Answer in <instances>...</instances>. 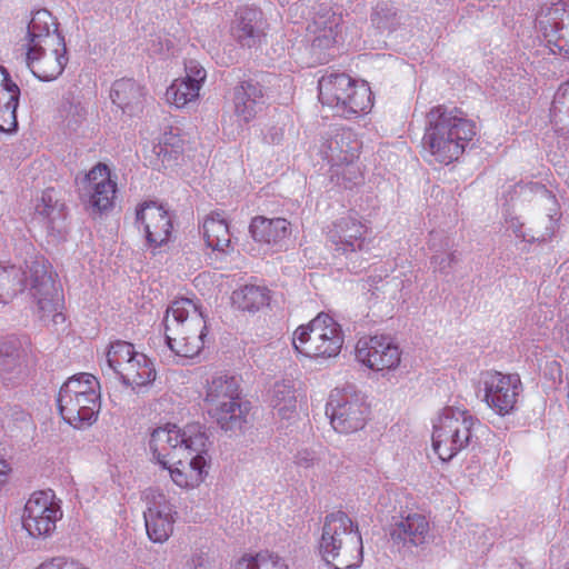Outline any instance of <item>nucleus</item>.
Wrapping results in <instances>:
<instances>
[{
  "label": "nucleus",
  "instance_id": "obj_1",
  "mask_svg": "<svg viewBox=\"0 0 569 569\" xmlns=\"http://www.w3.org/2000/svg\"><path fill=\"white\" fill-rule=\"evenodd\" d=\"M149 449L152 460L169 472L172 483L181 490L199 488L209 475L207 437L198 423L154 429Z\"/></svg>",
  "mask_w": 569,
  "mask_h": 569
},
{
  "label": "nucleus",
  "instance_id": "obj_2",
  "mask_svg": "<svg viewBox=\"0 0 569 569\" xmlns=\"http://www.w3.org/2000/svg\"><path fill=\"white\" fill-rule=\"evenodd\" d=\"M52 266L39 256H31L21 263H0V297L2 303L11 301L24 289L29 290L33 310L46 323L63 320L60 312L61 292Z\"/></svg>",
  "mask_w": 569,
  "mask_h": 569
},
{
  "label": "nucleus",
  "instance_id": "obj_3",
  "mask_svg": "<svg viewBox=\"0 0 569 569\" xmlns=\"http://www.w3.org/2000/svg\"><path fill=\"white\" fill-rule=\"evenodd\" d=\"M476 133L475 121L463 111L438 104L426 113L422 147L432 161L450 164L463 154Z\"/></svg>",
  "mask_w": 569,
  "mask_h": 569
},
{
  "label": "nucleus",
  "instance_id": "obj_4",
  "mask_svg": "<svg viewBox=\"0 0 569 569\" xmlns=\"http://www.w3.org/2000/svg\"><path fill=\"white\" fill-rule=\"evenodd\" d=\"M164 341L179 358L192 359L204 348L208 337L202 305L191 298H177L167 308L163 320Z\"/></svg>",
  "mask_w": 569,
  "mask_h": 569
},
{
  "label": "nucleus",
  "instance_id": "obj_5",
  "mask_svg": "<svg viewBox=\"0 0 569 569\" xmlns=\"http://www.w3.org/2000/svg\"><path fill=\"white\" fill-rule=\"evenodd\" d=\"M319 555L335 569H353L362 561V538L358 526L345 512L326 517L318 545Z\"/></svg>",
  "mask_w": 569,
  "mask_h": 569
},
{
  "label": "nucleus",
  "instance_id": "obj_6",
  "mask_svg": "<svg viewBox=\"0 0 569 569\" xmlns=\"http://www.w3.org/2000/svg\"><path fill=\"white\" fill-rule=\"evenodd\" d=\"M57 401L67 423L77 429L90 427L100 411V383L91 373L76 375L61 386Z\"/></svg>",
  "mask_w": 569,
  "mask_h": 569
},
{
  "label": "nucleus",
  "instance_id": "obj_7",
  "mask_svg": "<svg viewBox=\"0 0 569 569\" xmlns=\"http://www.w3.org/2000/svg\"><path fill=\"white\" fill-rule=\"evenodd\" d=\"M319 100L346 119L368 114L373 107V96L365 81H356L346 73H329L318 82Z\"/></svg>",
  "mask_w": 569,
  "mask_h": 569
},
{
  "label": "nucleus",
  "instance_id": "obj_8",
  "mask_svg": "<svg viewBox=\"0 0 569 569\" xmlns=\"http://www.w3.org/2000/svg\"><path fill=\"white\" fill-rule=\"evenodd\" d=\"M343 343L341 326L323 312L307 325L299 326L292 335V346L297 355L319 362L337 358Z\"/></svg>",
  "mask_w": 569,
  "mask_h": 569
},
{
  "label": "nucleus",
  "instance_id": "obj_9",
  "mask_svg": "<svg viewBox=\"0 0 569 569\" xmlns=\"http://www.w3.org/2000/svg\"><path fill=\"white\" fill-rule=\"evenodd\" d=\"M203 401L208 413L222 429H241L248 410L241 400L239 382L234 377L226 373L211 376L207 380Z\"/></svg>",
  "mask_w": 569,
  "mask_h": 569
},
{
  "label": "nucleus",
  "instance_id": "obj_10",
  "mask_svg": "<svg viewBox=\"0 0 569 569\" xmlns=\"http://www.w3.org/2000/svg\"><path fill=\"white\" fill-rule=\"evenodd\" d=\"M473 417L466 410L448 407L432 420V449L442 461L452 459L463 450L472 437Z\"/></svg>",
  "mask_w": 569,
  "mask_h": 569
},
{
  "label": "nucleus",
  "instance_id": "obj_11",
  "mask_svg": "<svg viewBox=\"0 0 569 569\" xmlns=\"http://www.w3.org/2000/svg\"><path fill=\"white\" fill-rule=\"evenodd\" d=\"M326 413L336 432L351 435L366 427L370 420L371 409L362 393L351 387H345L330 392Z\"/></svg>",
  "mask_w": 569,
  "mask_h": 569
},
{
  "label": "nucleus",
  "instance_id": "obj_12",
  "mask_svg": "<svg viewBox=\"0 0 569 569\" xmlns=\"http://www.w3.org/2000/svg\"><path fill=\"white\" fill-rule=\"evenodd\" d=\"M362 143L350 129H339L321 144L320 152L330 163L331 171L347 182H356L361 178L358 166Z\"/></svg>",
  "mask_w": 569,
  "mask_h": 569
},
{
  "label": "nucleus",
  "instance_id": "obj_13",
  "mask_svg": "<svg viewBox=\"0 0 569 569\" xmlns=\"http://www.w3.org/2000/svg\"><path fill=\"white\" fill-rule=\"evenodd\" d=\"M355 359L367 369L386 376L400 368L402 350L390 336H365L356 342Z\"/></svg>",
  "mask_w": 569,
  "mask_h": 569
},
{
  "label": "nucleus",
  "instance_id": "obj_14",
  "mask_svg": "<svg viewBox=\"0 0 569 569\" xmlns=\"http://www.w3.org/2000/svg\"><path fill=\"white\" fill-rule=\"evenodd\" d=\"M479 383L483 401L490 409L502 417L513 412L522 392L518 375L487 370L481 372Z\"/></svg>",
  "mask_w": 569,
  "mask_h": 569
},
{
  "label": "nucleus",
  "instance_id": "obj_15",
  "mask_svg": "<svg viewBox=\"0 0 569 569\" xmlns=\"http://www.w3.org/2000/svg\"><path fill=\"white\" fill-rule=\"evenodd\" d=\"M62 518L60 501L52 490L33 492L26 502L22 526L32 537H49Z\"/></svg>",
  "mask_w": 569,
  "mask_h": 569
},
{
  "label": "nucleus",
  "instance_id": "obj_16",
  "mask_svg": "<svg viewBox=\"0 0 569 569\" xmlns=\"http://www.w3.org/2000/svg\"><path fill=\"white\" fill-rule=\"evenodd\" d=\"M147 505L144 526L147 536L153 543H164L173 535L174 525L178 520V510L166 493L157 489L144 491Z\"/></svg>",
  "mask_w": 569,
  "mask_h": 569
},
{
  "label": "nucleus",
  "instance_id": "obj_17",
  "mask_svg": "<svg viewBox=\"0 0 569 569\" xmlns=\"http://www.w3.org/2000/svg\"><path fill=\"white\" fill-rule=\"evenodd\" d=\"M26 62L30 71L41 81H52L63 71L68 58L64 39L54 36L46 44L27 47Z\"/></svg>",
  "mask_w": 569,
  "mask_h": 569
},
{
  "label": "nucleus",
  "instance_id": "obj_18",
  "mask_svg": "<svg viewBox=\"0 0 569 569\" xmlns=\"http://www.w3.org/2000/svg\"><path fill=\"white\" fill-rule=\"evenodd\" d=\"M207 79V71L197 60L184 63V74L171 81L164 92V101L176 109H186L200 99L201 89Z\"/></svg>",
  "mask_w": 569,
  "mask_h": 569
},
{
  "label": "nucleus",
  "instance_id": "obj_19",
  "mask_svg": "<svg viewBox=\"0 0 569 569\" xmlns=\"http://www.w3.org/2000/svg\"><path fill=\"white\" fill-rule=\"evenodd\" d=\"M81 190L93 211L104 212L113 207L117 181L107 164L98 163L86 174Z\"/></svg>",
  "mask_w": 569,
  "mask_h": 569
},
{
  "label": "nucleus",
  "instance_id": "obj_20",
  "mask_svg": "<svg viewBox=\"0 0 569 569\" xmlns=\"http://www.w3.org/2000/svg\"><path fill=\"white\" fill-rule=\"evenodd\" d=\"M136 220L150 247L158 248L169 241L172 221L163 206L153 201L139 204L136 209Z\"/></svg>",
  "mask_w": 569,
  "mask_h": 569
},
{
  "label": "nucleus",
  "instance_id": "obj_21",
  "mask_svg": "<svg viewBox=\"0 0 569 569\" xmlns=\"http://www.w3.org/2000/svg\"><path fill=\"white\" fill-rule=\"evenodd\" d=\"M32 366L29 346L17 338L0 342V377L4 380H23Z\"/></svg>",
  "mask_w": 569,
  "mask_h": 569
},
{
  "label": "nucleus",
  "instance_id": "obj_22",
  "mask_svg": "<svg viewBox=\"0 0 569 569\" xmlns=\"http://www.w3.org/2000/svg\"><path fill=\"white\" fill-rule=\"evenodd\" d=\"M430 525L421 513H409L397 519L390 530L392 545L399 550L412 551L429 538Z\"/></svg>",
  "mask_w": 569,
  "mask_h": 569
},
{
  "label": "nucleus",
  "instance_id": "obj_23",
  "mask_svg": "<svg viewBox=\"0 0 569 569\" xmlns=\"http://www.w3.org/2000/svg\"><path fill=\"white\" fill-rule=\"evenodd\" d=\"M369 228L359 218L348 214L338 219L330 230V239L343 252L362 251L367 244Z\"/></svg>",
  "mask_w": 569,
  "mask_h": 569
},
{
  "label": "nucleus",
  "instance_id": "obj_24",
  "mask_svg": "<svg viewBox=\"0 0 569 569\" xmlns=\"http://www.w3.org/2000/svg\"><path fill=\"white\" fill-rule=\"evenodd\" d=\"M249 231L252 239L274 251H280L291 236V223L284 218H267L257 216L252 218Z\"/></svg>",
  "mask_w": 569,
  "mask_h": 569
},
{
  "label": "nucleus",
  "instance_id": "obj_25",
  "mask_svg": "<svg viewBox=\"0 0 569 569\" xmlns=\"http://www.w3.org/2000/svg\"><path fill=\"white\" fill-rule=\"evenodd\" d=\"M300 383L293 379H282L273 383L269 390V405L281 420L291 421L298 418Z\"/></svg>",
  "mask_w": 569,
  "mask_h": 569
},
{
  "label": "nucleus",
  "instance_id": "obj_26",
  "mask_svg": "<svg viewBox=\"0 0 569 569\" xmlns=\"http://www.w3.org/2000/svg\"><path fill=\"white\" fill-rule=\"evenodd\" d=\"M264 103V94L258 84L242 82L233 90V114L239 123L252 121Z\"/></svg>",
  "mask_w": 569,
  "mask_h": 569
},
{
  "label": "nucleus",
  "instance_id": "obj_27",
  "mask_svg": "<svg viewBox=\"0 0 569 569\" xmlns=\"http://www.w3.org/2000/svg\"><path fill=\"white\" fill-rule=\"evenodd\" d=\"M146 97V89L131 79L117 80L110 92L112 102L129 116H137L143 111Z\"/></svg>",
  "mask_w": 569,
  "mask_h": 569
},
{
  "label": "nucleus",
  "instance_id": "obj_28",
  "mask_svg": "<svg viewBox=\"0 0 569 569\" xmlns=\"http://www.w3.org/2000/svg\"><path fill=\"white\" fill-rule=\"evenodd\" d=\"M340 23L341 17L331 10L318 13L308 27L312 47L320 50L331 48L336 43Z\"/></svg>",
  "mask_w": 569,
  "mask_h": 569
},
{
  "label": "nucleus",
  "instance_id": "obj_29",
  "mask_svg": "<svg viewBox=\"0 0 569 569\" xmlns=\"http://www.w3.org/2000/svg\"><path fill=\"white\" fill-rule=\"evenodd\" d=\"M202 236L207 247L213 251L229 253L233 250L229 224L219 213H210L204 218Z\"/></svg>",
  "mask_w": 569,
  "mask_h": 569
},
{
  "label": "nucleus",
  "instance_id": "obj_30",
  "mask_svg": "<svg viewBox=\"0 0 569 569\" xmlns=\"http://www.w3.org/2000/svg\"><path fill=\"white\" fill-rule=\"evenodd\" d=\"M54 36H61L58 32L54 18L48 10H39L32 16L27 27V34L22 48H34L46 44L47 40L52 39Z\"/></svg>",
  "mask_w": 569,
  "mask_h": 569
},
{
  "label": "nucleus",
  "instance_id": "obj_31",
  "mask_svg": "<svg viewBox=\"0 0 569 569\" xmlns=\"http://www.w3.org/2000/svg\"><path fill=\"white\" fill-rule=\"evenodd\" d=\"M529 190L535 194V201L546 211L548 217L545 232L539 239L541 241L551 240L560 227L561 212L558 200L545 186L532 184Z\"/></svg>",
  "mask_w": 569,
  "mask_h": 569
},
{
  "label": "nucleus",
  "instance_id": "obj_32",
  "mask_svg": "<svg viewBox=\"0 0 569 569\" xmlns=\"http://www.w3.org/2000/svg\"><path fill=\"white\" fill-rule=\"evenodd\" d=\"M231 299L237 309L256 313L269 307L271 291L264 286L246 284L234 290Z\"/></svg>",
  "mask_w": 569,
  "mask_h": 569
},
{
  "label": "nucleus",
  "instance_id": "obj_33",
  "mask_svg": "<svg viewBox=\"0 0 569 569\" xmlns=\"http://www.w3.org/2000/svg\"><path fill=\"white\" fill-rule=\"evenodd\" d=\"M261 17L262 13L254 8H243L238 12L232 33L242 46L252 47L260 40Z\"/></svg>",
  "mask_w": 569,
  "mask_h": 569
},
{
  "label": "nucleus",
  "instance_id": "obj_34",
  "mask_svg": "<svg viewBox=\"0 0 569 569\" xmlns=\"http://www.w3.org/2000/svg\"><path fill=\"white\" fill-rule=\"evenodd\" d=\"M157 378L153 362L142 352H139L131 365L120 378L121 381L132 389H141L150 386Z\"/></svg>",
  "mask_w": 569,
  "mask_h": 569
},
{
  "label": "nucleus",
  "instance_id": "obj_35",
  "mask_svg": "<svg viewBox=\"0 0 569 569\" xmlns=\"http://www.w3.org/2000/svg\"><path fill=\"white\" fill-rule=\"evenodd\" d=\"M138 353L139 351L129 342H112L106 352L108 367L121 378L127 370V366L131 365V361H133Z\"/></svg>",
  "mask_w": 569,
  "mask_h": 569
},
{
  "label": "nucleus",
  "instance_id": "obj_36",
  "mask_svg": "<svg viewBox=\"0 0 569 569\" xmlns=\"http://www.w3.org/2000/svg\"><path fill=\"white\" fill-rule=\"evenodd\" d=\"M86 109L79 100L74 99L72 96L62 98L58 117L60 124L64 129L76 131L86 121Z\"/></svg>",
  "mask_w": 569,
  "mask_h": 569
},
{
  "label": "nucleus",
  "instance_id": "obj_37",
  "mask_svg": "<svg viewBox=\"0 0 569 569\" xmlns=\"http://www.w3.org/2000/svg\"><path fill=\"white\" fill-rule=\"evenodd\" d=\"M232 569H289L286 560L272 552L243 555L233 565Z\"/></svg>",
  "mask_w": 569,
  "mask_h": 569
},
{
  "label": "nucleus",
  "instance_id": "obj_38",
  "mask_svg": "<svg viewBox=\"0 0 569 569\" xmlns=\"http://www.w3.org/2000/svg\"><path fill=\"white\" fill-rule=\"evenodd\" d=\"M36 214L49 230H54L56 223L63 219V213L51 191L42 193L36 206Z\"/></svg>",
  "mask_w": 569,
  "mask_h": 569
},
{
  "label": "nucleus",
  "instance_id": "obj_39",
  "mask_svg": "<svg viewBox=\"0 0 569 569\" xmlns=\"http://www.w3.org/2000/svg\"><path fill=\"white\" fill-rule=\"evenodd\" d=\"M20 89L11 80L7 70L0 66V104H19Z\"/></svg>",
  "mask_w": 569,
  "mask_h": 569
},
{
  "label": "nucleus",
  "instance_id": "obj_40",
  "mask_svg": "<svg viewBox=\"0 0 569 569\" xmlns=\"http://www.w3.org/2000/svg\"><path fill=\"white\" fill-rule=\"evenodd\" d=\"M563 13H566V3L558 2L548 10L545 18L539 20V28L546 38L552 37L559 29L557 19Z\"/></svg>",
  "mask_w": 569,
  "mask_h": 569
},
{
  "label": "nucleus",
  "instance_id": "obj_41",
  "mask_svg": "<svg viewBox=\"0 0 569 569\" xmlns=\"http://www.w3.org/2000/svg\"><path fill=\"white\" fill-rule=\"evenodd\" d=\"M36 569H89L78 560L66 557H54L42 563Z\"/></svg>",
  "mask_w": 569,
  "mask_h": 569
},
{
  "label": "nucleus",
  "instance_id": "obj_42",
  "mask_svg": "<svg viewBox=\"0 0 569 569\" xmlns=\"http://www.w3.org/2000/svg\"><path fill=\"white\" fill-rule=\"evenodd\" d=\"M17 107L18 104H0V132H11L17 128Z\"/></svg>",
  "mask_w": 569,
  "mask_h": 569
},
{
  "label": "nucleus",
  "instance_id": "obj_43",
  "mask_svg": "<svg viewBox=\"0 0 569 569\" xmlns=\"http://www.w3.org/2000/svg\"><path fill=\"white\" fill-rule=\"evenodd\" d=\"M284 138V126H271L264 132L263 139L268 144H280Z\"/></svg>",
  "mask_w": 569,
  "mask_h": 569
},
{
  "label": "nucleus",
  "instance_id": "obj_44",
  "mask_svg": "<svg viewBox=\"0 0 569 569\" xmlns=\"http://www.w3.org/2000/svg\"><path fill=\"white\" fill-rule=\"evenodd\" d=\"M11 471L10 463L4 459H0V489L8 483Z\"/></svg>",
  "mask_w": 569,
  "mask_h": 569
},
{
  "label": "nucleus",
  "instance_id": "obj_45",
  "mask_svg": "<svg viewBox=\"0 0 569 569\" xmlns=\"http://www.w3.org/2000/svg\"><path fill=\"white\" fill-rule=\"evenodd\" d=\"M555 100L561 104H569V81L563 83L555 96Z\"/></svg>",
  "mask_w": 569,
  "mask_h": 569
},
{
  "label": "nucleus",
  "instance_id": "obj_46",
  "mask_svg": "<svg viewBox=\"0 0 569 569\" xmlns=\"http://www.w3.org/2000/svg\"><path fill=\"white\" fill-rule=\"evenodd\" d=\"M561 343L569 350V321L565 323L561 331Z\"/></svg>",
  "mask_w": 569,
  "mask_h": 569
},
{
  "label": "nucleus",
  "instance_id": "obj_47",
  "mask_svg": "<svg viewBox=\"0 0 569 569\" xmlns=\"http://www.w3.org/2000/svg\"><path fill=\"white\" fill-rule=\"evenodd\" d=\"M520 227H521V224H519L516 219L510 220V228L513 229V231L516 232V234L518 237H523V234L519 233L520 232Z\"/></svg>",
  "mask_w": 569,
  "mask_h": 569
},
{
  "label": "nucleus",
  "instance_id": "obj_48",
  "mask_svg": "<svg viewBox=\"0 0 569 569\" xmlns=\"http://www.w3.org/2000/svg\"><path fill=\"white\" fill-rule=\"evenodd\" d=\"M560 48L565 50L566 56L569 58V39L566 40V42L561 44Z\"/></svg>",
  "mask_w": 569,
  "mask_h": 569
},
{
  "label": "nucleus",
  "instance_id": "obj_49",
  "mask_svg": "<svg viewBox=\"0 0 569 569\" xmlns=\"http://www.w3.org/2000/svg\"><path fill=\"white\" fill-rule=\"evenodd\" d=\"M164 143H171V144H173V142H171L169 138H166V139H164Z\"/></svg>",
  "mask_w": 569,
  "mask_h": 569
}]
</instances>
